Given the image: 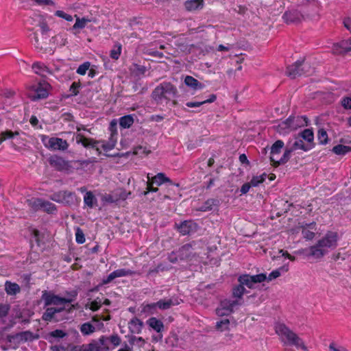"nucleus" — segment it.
Here are the masks:
<instances>
[{"label":"nucleus","mask_w":351,"mask_h":351,"mask_svg":"<svg viewBox=\"0 0 351 351\" xmlns=\"http://www.w3.org/2000/svg\"><path fill=\"white\" fill-rule=\"evenodd\" d=\"M229 319H224L216 323V328L221 332L229 330Z\"/></svg>","instance_id":"nucleus-51"},{"label":"nucleus","mask_w":351,"mask_h":351,"mask_svg":"<svg viewBox=\"0 0 351 351\" xmlns=\"http://www.w3.org/2000/svg\"><path fill=\"white\" fill-rule=\"evenodd\" d=\"M49 87L50 84L46 82L33 85L29 90L28 97L33 101L45 99L49 95Z\"/></svg>","instance_id":"nucleus-9"},{"label":"nucleus","mask_w":351,"mask_h":351,"mask_svg":"<svg viewBox=\"0 0 351 351\" xmlns=\"http://www.w3.org/2000/svg\"><path fill=\"white\" fill-rule=\"evenodd\" d=\"M80 82H74L70 86L69 92L71 93L69 97L76 96L79 93V88H80Z\"/></svg>","instance_id":"nucleus-59"},{"label":"nucleus","mask_w":351,"mask_h":351,"mask_svg":"<svg viewBox=\"0 0 351 351\" xmlns=\"http://www.w3.org/2000/svg\"><path fill=\"white\" fill-rule=\"evenodd\" d=\"M299 228L301 229L303 237L306 240H312L315 235V231L316 230V223L313 221L311 223H300Z\"/></svg>","instance_id":"nucleus-15"},{"label":"nucleus","mask_w":351,"mask_h":351,"mask_svg":"<svg viewBox=\"0 0 351 351\" xmlns=\"http://www.w3.org/2000/svg\"><path fill=\"white\" fill-rule=\"evenodd\" d=\"M5 290L8 295H16L17 293L20 292V287L15 282L6 281L5 283Z\"/></svg>","instance_id":"nucleus-35"},{"label":"nucleus","mask_w":351,"mask_h":351,"mask_svg":"<svg viewBox=\"0 0 351 351\" xmlns=\"http://www.w3.org/2000/svg\"><path fill=\"white\" fill-rule=\"evenodd\" d=\"M274 329L283 346H295L297 349H301L302 351H308V348L302 339L285 324H276Z\"/></svg>","instance_id":"nucleus-3"},{"label":"nucleus","mask_w":351,"mask_h":351,"mask_svg":"<svg viewBox=\"0 0 351 351\" xmlns=\"http://www.w3.org/2000/svg\"><path fill=\"white\" fill-rule=\"evenodd\" d=\"M338 234L335 232L328 231L317 243L309 247L308 257H313L316 259H321L330 251L337 247Z\"/></svg>","instance_id":"nucleus-1"},{"label":"nucleus","mask_w":351,"mask_h":351,"mask_svg":"<svg viewBox=\"0 0 351 351\" xmlns=\"http://www.w3.org/2000/svg\"><path fill=\"white\" fill-rule=\"evenodd\" d=\"M291 120L289 117L286 120L278 124L277 131L279 134L285 135L293 130Z\"/></svg>","instance_id":"nucleus-29"},{"label":"nucleus","mask_w":351,"mask_h":351,"mask_svg":"<svg viewBox=\"0 0 351 351\" xmlns=\"http://www.w3.org/2000/svg\"><path fill=\"white\" fill-rule=\"evenodd\" d=\"M216 95L212 94L210 95L209 98L206 100L201 101H188L186 103V106L189 108H197L205 104L213 103L216 100Z\"/></svg>","instance_id":"nucleus-34"},{"label":"nucleus","mask_w":351,"mask_h":351,"mask_svg":"<svg viewBox=\"0 0 351 351\" xmlns=\"http://www.w3.org/2000/svg\"><path fill=\"white\" fill-rule=\"evenodd\" d=\"M76 143L81 144L86 148L95 149L99 154H101V151L97 147L99 144L101 145V147L105 152L110 151L115 147L114 141H97L93 138H86L82 134H77L76 135Z\"/></svg>","instance_id":"nucleus-5"},{"label":"nucleus","mask_w":351,"mask_h":351,"mask_svg":"<svg viewBox=\"0 0 351 351\" xmlns=\"http://www.w3.org/2000/svg\"><path fill=\"white\" fill-rule=\"evenodd\" d=\"M175 227L179 233L183 236L189 235L197 232L199 226L193 220H184L180 223H176Z\"/></svg>","instance_id":"nucleus-13"},{"label":"nucleus","mask_w":351,"mask_h":351,"mask_svg":"<svg viewBox=\"0 0 351 351\" xmlns=\"http://www.w3.org/2000/svg\"><path fill=\"white\" fill-rule=\"evenodd\" d=\"M32 68L36 74L43 77L45 76L46 74L51 73L49 67L40 62H36L33 63Z\"/></svg>","instance_id":"nucleus-22"},{"label":"nucleus","mask_w":351,"mask_h":351,"mask_svg":"<svg viewBox=\"0 0 351 351\" xmlns=\"http://www.w3.org/2000/svg\"><path fill=\"white\" fill-rule=\"evenodd\" d=\"M178 95V90L175 85L169 82H163L158 84L152 93V98L157 104H167Z\"/></svg>","instance_id":"nucleus-4"},{"label":"nucleus","mask_w":351,"mask_h":351,"mask_svg":"<svg viewBox=\"0 0 351 351\" xmlns=\"http://www.w3.org/2000/svg\"><path fill=\"white\" fill-rule=\"evenodd\" d=\"M193 244L186 243L180 247L178 250L173 251L168 254L167 259L171 263H176L178 261H188L194 256Z\"/></svg>","instance_id":"nucleus-6"},{"label":"nucleus","mask_w":351,"mask_h":351,"mask_svg":"<svg viewBox=\"0 0 351 351\" xmlns=\"http://www.w3.org/2000/svg\"><path fill=\"white\" fill-rule=\"evenodd\" d=\"M49 165L53 167L56 171L70 173L73 171V167L71 162L64 160L62 157L59 156H53L49 159Z\"/></svg>","instance_id":"nucleus-12"},{"label":"nucleus","mask_w":351,"mask_h":351,"mask_svg":"<svg viewBox=\"0 0 351 351\" xmlns=\"http://www.w3.org/2000/svg\"><path fill=\"white\" fill-rule=\"evenodd\" d=\"M17 336L19 337L21 340L25 341H32L34 339L33 332L29 330L21 332L19 333Z\"/></svg>","instance_id":"nucleus-57"},{"label":"nucleus","mask_w":351,"mask_h":351,"mask_svg":"<svg viewBox=\"0 0 351 351\" xmlns=\"http://www.w3.org/2000/svg\"><path fill=\"white\" fill-rule=\"evenodd\" d=\"M41 142L44 146L50 150L65 151L69 147V144L66 140L58 137H51L42 134L40 136Z\"/></svg>","instance_id":"nucleus-8"},{"label":"nucleus","mask_w":351,"mask_h":351,"mask_svg":"<svg viewBox=\"0 0 351 351\" xmlns=\"http://www.w3.org/2000/svg\"><path fill=\"white\" fill-rule=\"evenodd\" d=\"M90 21L86 18H77L75 24L73 25L72 29H83L85 27L87 23L90 22Z\"/></svg>","instance_id":"nucleus-54"},{"label":"nucleus","mask_w":351,"mask_h":351,"mask_svg":"<svg viewBox=\"0 0 351 351\" xmlns=\"http://www.w3.org/2000/svg\"><path fill=\"white\" fill-rule=\"evenodd\" d=\"M266 279L267 276L265 274H259L252 276V280L253 281L254 285L264 282Z\"/></svg>","instance_id":"nucleus-63"},{"label":"nucleus","mask_w":351,"mask_h":351,"mask_svg":"<svg viewBox=\"0 0 351 351\" xmlns=\"http://www.w3.org/2000/svg\"><path fill=\"white\" fill-rule=\"evenodd\" d=\"M219 201L217 199L210 198L207 199L198 209L202 212L212 210L214 206H218Z\"/></svg>","instance_id":"nucleus-33"},{"label":"nucleus","mask_w":351,"mask_h":351,"mask_svg":"<svg viewBox=\"0 0 351 351\" xmlns=\"http://www.w3.org/2000/svg\"><path fill=\"white\" fill-rule=\"evenodd\" d=\"M242 303L238 300L223 299L221 300L219 306L216 308V314L220 317L229 315Z\"/></svg>","instance_id":"nucleus-10"},{"label":"nucleus","mask_w":351,"mask_h":351,"mask_svg":"<svg viewBox=\"0 0 351 351\" xmlns=\"http://www.w3.org/2000/svg\"><path fill=\"white\" fill-rule=\"evenodd\" d=\"M42 300L44 302L45 306L51 305L58 306L65 304H69L71 300L64 299L58 295H56L51 291H43L41 296Z\"/></svg>","instance_id":"nucleus-11"},{"label":"nucleus","mask_w":351,"mask_h":351,"mask_svg":"<svg viewBox=\"0 0 351 351\" xmlns=\"http://www.w3.org/2000/svg\"><path fill=\"white\" fill-rule=\"evenodd\" d=\"M184 6L188 11H194L202 9L204 6L203 0H188L184 3Z\"/></svg>","instance_id":"nucleus-32"},{"label":"nucleus","mask_w":351,"mask_h":351,"mask_svg":"<svg viewBox=\"0 0 351 351\" xmlns=\"http://www.w3.org/2000/svg\"><path fill=\"white\" fill-rule=\"evenodd\" d=\"M284 147V142L281 140L276 141L271 147L270 149V160L271 162H274L277 161L276 155H278L281 152V149Z\"/></svg>","instance_id":"nucleus-25"},{"label":"nucleus","mask_w":351,"mask_h":351,"mask_svg":"<svg viewBox=\"0 0 351 351\" xmlns=\"http://www.w3.org/2000/svg\"><path fill=\"white\" fill-rule=\"evenodd\" d=\"M238 282L243 287L246 286L249 289L254 288V283L252 280V276L249 274H242L238 277Z\"/></svg>","instance_id":"nucleus-36"},{"label":"nucleus","mask_w":351,"mask_h":351,"mask_svg":"<svg viewBox=\"0 0 351 351\" xmlns=\"http://www.w3.org/2000/svg\"><path fill=\"white\" fill-rule=\"evenodd\" d=\"M332 51L336 54H344L351 51V38L343 40L333 45Z\"/></svg>","instance_id":"nucleus-17"},{"label":"nucleus","mask_w":351,"mask_h":351,"mask_svg":"<svg viewBox=\"0 0 351 351\" xmlns=\"http://www.w3.org/2000/svg\"><path fill=\"white\" fill-rule=\"evenodd\" d=\"M308 3L303 5L300 10L289 9L282 15L283 21L287 24L301 23L306 17L312 16L318 11L316 0H307Z\"/></svg>","instance_id":"nucleus-2"},{"label":"nucleus","mask_w":351,"mask_h":351,"mask_svg":"<svg viewBox=\"0 0 351 351\" xmlns=\"http://www.w3.org/2000/svg\"><path fill=\"white\" fill-rule=\"evenodd\" d=\"M97 199L91 191L86 193L84 197V203L89 208H93Z\"/></svg>","instance_id":"nucleus-45"},{"label":"nucleus","mask_w":351,"mask_h":351,"mask_svg":"<svg viewBox=\"0 0 351 351\" xmlns=\"http://www.w3.org/2000/svg\"><path fill=\"white\" fill-rule=\"evenodd\" d=\"M291 120L289 117L286 120L278 124L277 131L279 134L285 135L293 130Z\"/></svg>","instance_id":"nucleus-30"},{"label":"nucleus","mask_w":351,"mask_h":351,"mask_svg":"<svg viewBox=\"0 0 351 351\" xmlns=\"http://www.w3.org/2000/svg\"><path fill=\"white\" fill-rule=\"evenodd\" d=\"M293 130L308 125V119L306 116H289Z\"/></svg>","instance_id":"nucleus-20"},{"label":"nucleus","mask_w":351,"mask_h":351,"mask_svg":"<svg viewBox=\"0 0 351 351\" xmlns=\"http://www.w3.org/2000/svg\"><path fill=\"white\" fill-rule=\"evenodd\" d=\"M266 279L267 276L265 274H259L252 276V280L253 281L254 285L264 282Z\"/></svg>","instance_id":"nucleus-62"},{"label":"nucleus","mask_w":351,"mask_h":351,"mask_svg":"<svg viewBox=\"0 0 351 351\" xmlns=\"http://www.w3.org/2000/svg\"><path fill=\"white\" fill-rule=\"evenodd\" d=\"M299 137L304 139L307 143L314 144V134L311 129H305L300 134Z\"/></svg>","instance_id":"nucleus-42"},{"label":"nucleus","mask_w":351,"mask_h":351,"mask_svg":"<svg viewBox=\"0 0 351 351\" xmlns=\"http://www.w3.org/2000/svg\"><path fill=\"white\" fill-rule=\"evenodd\" d=\"M291 147L294 151L301 149L304 152H308L314 147V144L307 143L301 137L298 136L295 138Z\"/></svg>","instance_id":"nucleus-19"},{"label":"nucleus","mask_w":351,"mask_h":351,"mask_svg":"<svg viewBox=\"0 0 351 351\" xmlns=\"http://www.w3.org/2000/svg\"><path fill=\"white\" fill-rule=\"evenodd\" d=\"M90 63L89 62H85L80 64L77 69L76 73L79 75H84L86 71L89 69Z\"/></svg>","instance_id":"nucleus-58"},{"label":"nucleus","mask_w":351,"mask_h":351,"mask_svg":"<svg viewBox=\"0 0 351 351\" xmlns=\"http://www.w3.org/2000/svg\"><path fill=\"white\" fill-rule=\"evenodd\" d=\"M75 241L79 244H82L86 241L84 232L80 227L75 228Z\"/></svg>","instance_id":"nucleus-56"},{"label":"nucleus","mask_w":351,"mask_h":351,"mask_svg":"<svg viewBox=\"0 0 351 351\" xmlns=\"http://www.w3.org/2000/svg\"><path fill=\"white\" fill-rule=\"evenodd\" d=\"M148 181L147 182V189L146 191L143 192V195H146L148 193L152 192L156 193L158 191V188L153 187V184H154L152 181H150L149 174L147 175Z\"/></svg>","instance_id":"nucleus-60"},{"label":"nucleus","mask_w":351,"mask_h":351,"mask_svg":"<svg viewBox=\"0 0 351 351\" xmlns=\"http://www.w3.org/2000/svg\"><path fill=\"white\" fill-rule=\"evenodd\" d=\"M245 292L247 291L245 287H243L242 285L239 284L238 285H236L232 287V296L234 298V300H238L239 301L242 302L243 296Z\"/></svg>","instance_id":"nucleus-31"},{"label":"nucleus","mask_w":351,"mask_h":351,"mask_svg":"<svg viewBox=\"0 0 351 351\" xmlns=\"http://www.w3.org/2000/svg\"><path fill=\"white\" fill-rule=\"evenodd\" d=\"M152 181L158 186H160L165 183H168L169 185H175L176 186H180L179 184L174 183L169 178L167 177L164 173H157L152 178Z\"/></svg>","instance_id":"nucleus-21"},{"label":"nucleus","mask_w":351,"mask_h":351,"mask_svg":"<svg viewBox=\"0 0 351 351\" xmlns=\"http://www.w3.org/2000/svg\"><path fill=\"white\" fill-rule=\"evenodd\" d=\"M311 70L310 64L304 60H298L287 67L286 74L291 79H295L302 75H309L312 71Z\"/></svg>","instance_id":"nucleus-7"},{"label":"nucleus","mask_w":351,"mask_h":351,"mask_svg":"<svg viewBox=\"0 0 351 351\" xmlns=\"http://www.w3.org/2000/svg\"><path fill=\"white\" fill-rule=\"evenodd\" d=\"M107 342V337L101 336L98 342H93L87 345V351H108Z\"/></svg>","instance_id":"nucleus-16"},{"label":"nucleus","mask_w":351,"mask_h":351,"mask_svg":"<svg viewBox=\"0 0 351 351\" xmlns=\"http://www.w3.org/2000/svg\"><path fill=\"white\" fill-rule=\"evenodd\" d=\"M28 205L35 211L41 210L42 198L32 197L27 200Z\"/></svg>","instance_id":"nucleus-46"},{"label":"nucleus","mask_w":351,"mask_h":351,"mask_svg":"<svg viewBox=\"0 0 351 351\" xmlns=\"http://www.w3.org/2000/svg\"><path fill=\"white\" fill-rule=\"evenodd\" d=\"M112 273L114 274V278H116L119 277L132 276L136 274V271L128 269H119L114 270L112 271Z\"/></svg>","instance_id":"nucleus-47"},{"label":"nucleus","mask_w":351,"mask_h":351,"mask_svg":"<svg viewBox=\"0 0 351 351\" xmlns=\"http://www.w3.org/2000/svg\"><path fill=\"white\" fill-rule=\"evenodd\" d=\"M147 71L146 66L136 63L132 64L130 67V71L136 77H141L145 74Z\"/></svg>","instance_id":"nucleus-39"},{"label":"nucleus","mask_w":351,"mask_h":351,"mask_svg":"<svg viewBox=\"0 0 351 351\" xmlns=\"http://www.w3.org/2000/svg\"><path fill=\"white\" fill-rule=\"evenodd\" d=\"M293 151L294 150L292 149V147L287 148L283 155L280 158H277V161H274L273 163L276 165H280L286 163L290 159L291 154Z\"/></svg>","instance_id":"nucleus-41"},{"label":"nucleus","mask_w":351,"mask_h":351,"mask_svg":"<svg viewBox=\"0 0 351 351\" xmlns=\"http://www.w3.org/2000/svg\"><path fill=\"white\" fill-rule=\"evenodd\" d=\"M341 104L343 108L351 110V97H344L341 100Z\"/></svg>","instance_id":"nucleus-64"},{"label":"nucleus","mask_w":351,"mask_h":351,"mask_svg":"<svg viewBox=\"0 0 351 351\" xmlns=\"http://www.w3.org/2000/svg\"><path fill=\"white\" fill-rule=\"evenodd\" d=\"M80 332L84 336L90 335L95 331V327L90 322L82 324L80 328Z\"/></svg>","instance_id":"nucleus-43"},{"label":"nucleus","mask_w":351,"mask_h":351,"mask_svg":"<svg viewBox=\"0 0 351 351\" xmlns=\"http://www.w3.org/2000/svg\"><path fill=\"white\" fill-rule=\"evenodd\" d=\"M121 53V45L117 43L114 46V48L110 51V57L114 60H118Z\"/></svg>","instance_id":"nucleus-53"},{"label":"nucleus","mask_w":351,"mask_h":351,"mask_svg":"<svg viewBox=\"0 0 351 351\" xmlns=\"http://www.w3.org/2000/svg\"><path fill=\"white\" fill-rule=\"evenodd\" d=\"M19 135V132L18 131L12 132L7 130L2 132L0 133V144L6 140L14 138Z\"/></svg>","instance_id":"nucleus-44"},{"label":"nucleus","mask_w":351,"mask_h":351,"mask_svg":"<svg viewBox=\"0 0 351 351\" xmlns=\"http://www.w3.org/2000/svg\"><path fill=\"white\" fill-rule=\"evenodd\" d=\"M128 341L131 346L137 345L138 347H143L145 343L142 337H136L134 335L128 336Z\"/></svg>","instance_id":"nucleus-50"},{"label":"nucleus","mask_w":351,"mask_h":351,"mask_svg":"<svg viewBox=\"0 0 351 351\" xmlns=\"http://www.w3.org/2000/svg\"><path fill=\"white\" fill-rule=\"evenodd\" d=\"M65 308L63 307H47L45 311L43 313L42 319L47 322H58L60 319L57 317V314L64 311Z\"/></svg>","instance_id":"nucleus-14"},{"label":"nucleus","mask_w":351,"mask_h":351,"mask_svg":"<svg viewBox=\"0 0 351 351\" xmlns=\"http://www.w3.org/2000/svg\"><path fill=\"white\" fill-rule=\"evenodd\" d=\"M169 269V267L163 263H159L156 267H152L149 269L147 276H152L154 274H158L160 271H167Z\"/></svg>","instance_id":"nucleus-48"},{"label":"nucleus","mask_w":351,"mask_h":351,"mask_svg":"<svg viewBox=\"0 0 351 351\" xmlns=\"http://www.w3.org/2000/svg\"><path fill=\"white\" fill-rule=\"evenodd\" d=\"M62 200L61 204L64 206L74 205L77 201L76 194L74 192L63 191Z\"/></svg>","instance_id":"nucleus-24"},{"label":"nucleus","mask_w":351,"mask_h":351,"mask_svg":"<svg viewBox=\"0 0 351 351\" xmlns=\"http://www.w3.org/2000/svg\"><path fill=\"white\" fill-rule=\"evenodd\" d=\"M67 336V333L62 330L56 329L49 333V338L62 339Z\"/></svg>","instance_id":"nucleus-55"},{"label":"nucleus","mask_w":351,"mask_h":351,"mask_svg":"<svg viewBox=\"0 0 351 351\" xmlns=\"http://www.w3.org/2000/svg\"><path fill=\"white\" fill-rule=\"evenodd\" d=\"M41 210L48 214H54L57 211V206L51 202L43 199Z\"/></svg>","instance_id":"nucleus-38"},{"label":"nucleus","mask_w":351,"mask_h":351,"mask_svg":"<svg viewBox=\"0 0 351 351\" xmlns=\"http://www.w3.org/2000/svg\"><path fill=\"white\" fill-rule=\"evenodd\" d=\"M134 121V120L133 116L131 114H128L123 116L119 119V125L123 128H129L132 125Z\"/></svg>","instance_id":"nucleus-40"},{"label":"nucleus","mask_w":351,"mask_h":351,"mask_svg":"<svg viewBox=\"0 0 351 351\" xmlns=\"http://www.w3.org/2000/svg\"><path fill=\"white\" fill-rule=\"evenodd\" d=\"M62 194H63V191H59L55 192L49 196V199L52 201L57 202V203L61 204V202H62Z\"/></svg>","instance_id":"nucleus-61"},{"label":"nucleus","mask_w":351,"mask_h":351,"mask_svg":"<svg viewBox=\"0 0 351 351\" xmlns=\"http://www.w3.org/2000/svg\"><path fill=\"white\" fill-rule=\"evenodd\" d=\"M332 152L339 156H345L351 152V147L339 144L334 146Z\"/></svg>","instance_id":"nucleus-37"},{"label":"nucleus","mask_w":351,"mask_h":351,"mask_svg":"<svg viewBox=\"0 0 351 351\" xmlns=\"http://www.w3.org/2000/svg\"><path fill=\"white\" fill-rule=\"evenodd\" d=\"M267 174L265 173H263L260 176H253L250 183L252 186H257L265 180Z\"/></svg>","instance_id":"nucleus-49"},{"label":"nucleus","mask_w":351,"mask_h":351,"mask_svg":"<svg viewBox=\"0 0 351 351\" xmlns=\"http://www.w3.org/2000/svg\"><path fill=\"white\" fill-rule=\"evenodd\" d=\"M184 84L195 90H202L204 85L192 76L187 75L184 79Z\"/></svg>","instance_id":"nucleus-27"},{"label":"nucleus","mask_w":351,"mask_h":351,"mask_svg":"<svg viewBox=\"0 0 351 351\" xmlns=\"http://www.w3.org/2000/svg\"><path fill=\"white\" fill-rule=\"evenodd\" d=\"M143 323L137 317L132 318L128 323L130 332L133 334H139L142 330Z\"/></svg>","instance_id":"nucleus-23"},{"label":"nucleus","mask_w":351,"mask_h":351,"mask_svg":"<svg viewBox=\"0 0 351 351\" xmlns=\"http://www.w3.org/2000/svg\"><path fill=\"white\" fill-rule=\"evenodd\" d=\"M173 304L171 299L169 300H160L157 302L147 304L144 307L145 311H152L159 308L160 309L165 310L169 308Z\"/></svg>","instance_id":"nucleus-18"},{"label":"nucleus","mask_w":351,"mask_h":351,"mask_svg":"<svg viewBox=\"0 0 351 351\" xmlns=\"http://www.w3.org/2000/svg\"><path fill=\"white\" fill-rule=\"evenodd\" d=\"M291 120L289 117L286 120L278 124L277 131L279 134L285 135L293 130Z\"/></svg>","instance_id":"nucleus-28"},{"label":"nucleus","mask_w":351,"mask_h":351,"mask_svg":"<svg viewBox=\"0 0 351 351\" xmlns=\"http://www.w3.org/2000/svg\"><path fill=\"white\" fill-rule=\"evenodd\" d=\"M317 140L319 144L326 145L328 141V134L324 129H319L317 133Z\"/></svg>","instance_id":"nucleus-52"},{"label":"nucleus","mask_w":351,"mask_h":351,"mask_svg":"<svg viewBox=\"0 0 351 351\" xmlns=\"http://www.w3.org/2000/svg\"><path fill=\"white\" fill-rule=\"evenodd\" d=\"M147 325L156 331L158 333L161 332L164 330V324L162 321L156 317H152L146 322Z\"/></svg>","instance_id":"nucleus-26"}]
</instances>
